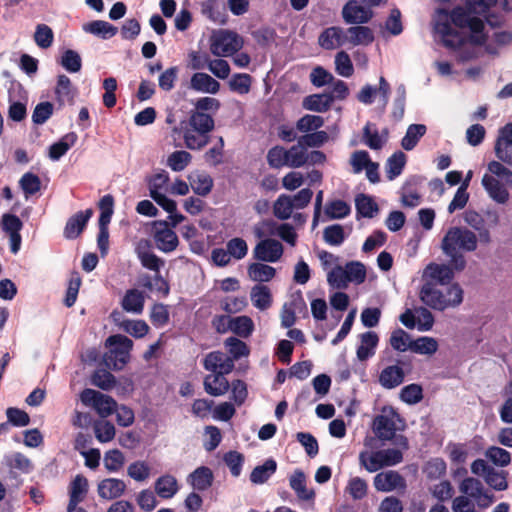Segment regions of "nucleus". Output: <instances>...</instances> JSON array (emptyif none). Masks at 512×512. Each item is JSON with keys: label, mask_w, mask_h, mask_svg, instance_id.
Returning a JSON list of instances; mask_svg holds the SVG:
<instances>
[{"label": "nucleus", "mask_w": 512, "mask_h": 512, "mask_svg": "<svg viewBox=\"0 0 512 512\" xmlns=\"http://www.w3.org/2000/svg\"><path fill=\"white\" fill-rule=\"evenodd\" d=\"M252 77L246 73H236L228 81L230 91L239 95H246L250 92Z\"/></svg>", "instance_id": "nucleus-50"}, {"label": "nucleus", "mask_w": 512, "mask_h": 512, "mask_svg": "<svg viewBox=\"0 0 512 512\" xmlns=\"http://www.w3.org/2000/svg\"><path fill=\"white\" fill-rule=\"evenodd\" d=\"M386 136L380 135L374 124L367 123L363 128V143L372 150H380L386 143Z\"/></svg>", "instance_id": "nucleus-48"}, {"label": "nucleus", "mask_w": 512, "mask_h": 512, "mask_svg": "<svg viewBox=\"0 0 512 512\" xmlns=\"http://www.w3.org/2000/svg\"><path fill=\"white\" fill-rule=\"evenodd\" d=\"M243 38L236 32L220 31L212 40L210 50L217 57H227L235 54L243 47Z\"/></svg>", "instance_id": "nucleus-8"}, {"label": "nucleus", "mask_w": 512, "mask_h": 512, "mask_svg": "<svg viewBox=\"0 0 512 512\" xmlns=\"http://www.w3.org/2000/svg\"><path fill=\"white\" fill-rule=\"evenodd\" d=\"M374 487L380 492H391L397 489H405L406 481L397 471L389 470L378 473L373 480Z\"/></svg>", "instance_id": "nucleus-15"}, {"label": "nucleus", "mask_w": 512, "mask_h": 512, "mask_svg": "<svg viewBox=\"0 0 512 512\" xmlns=\"http://www.w3.org/2000/svg\"><path fill=\"white\" fill-rule=\"evenodd\" d=\"M483 21L461 7L451 15L439 10L434 20V32L443 45L456 52L459 61L479 57L486 40Z\"/></svg>", "instance_id": "nucleus-1"}, {"label": "nucleus", "mask_w": 512, "mask_h": 512, "mask_svg": "<svg viewBox=\"0 0 512 512\" xmlns=\"http://www.w3.org/2000/svg\"><path fill=\"white\" fill-rule=\"evenodd\" d=\"M360 344L357 347L356 355L359 361H366L373 357L379 343V337L374 331H367L360 334Z\"/></svg>", "instance_id": "nucleus-23"}, {"label": "nucleus", "mask_w": 512, "mask_h": 512, "mask_svg": "<svg viewBox=\"0 0 512 512\" xmlns=\"http://www.w3.org/2000/svg\"><path fill=\"white\" fill-rule=\"evenodd\" d=\"M346 44L353 46L368 45L373 42L374 36L369 27L354 26L345 30Z\"/></svg>", "instance_id": "nucleus-32"}, {"label": "nucleus", "mask_w": 512, "mask_h": 512, "mask_svg": "<svg viewBox=\"0 0 512 512\" xmlns=\"http://www.w3.org/2000/svg\"><path fill=\"white\" fill-rule=\"evenodd\" d=\"M403 426V420L393 409H384L373 421V430L380 440L394 439L395 445L406 450L408 449L407 438L403 435H395L396 431L402 429Z\"/></svg>", "instance_id": "nucleus-5"}, {"label": "nucleus", "mask_w": 512, "mask_h": 512, "mask_svg": "<svg viewBox=\"0 0 512 512\" xmlns=\"http://www.w3.org/2000/svg\"><path fill=\"white\" fill-rule=\"evenodd\" d=\"M289 484L291 489L295 492L297 497L303 501H313L315 498V492L313 489H309L306 484V476L304 472L297 469L289 478Z\"/></svg>", "instance_id": "nucleus-25"}, {"label": "nucleus", "mask_w": 512, "mask_h": 512, "mask_svg": "<svg viewBox=\"0 0 512 512\" xmlns=\"http://www.w3.org/2000/svg\"><path fill=\"white\" fill-rule=\"evenodd\" d=\"M93 215L92 209H86L85 211H79L73 216H71L64 228V236L67 239H75L77 238L84 228L86 227L88 221Z\"/></svg>", "instance_id": "nucleus-20"}, {"label": "nucleus", "mask_w": 512, "mask_h": 512, "mask_svg": "<svg viewBox=\"0 0 512 512\" xmlns=\"http://www.w3.org/2000/svg\"><path fill=\"white\" fill-rule=\"evenodd\" d=\"M427 128L423 124H411L408 126L404 137L401 140V146L406 151L415 148L419 140L425 135Z\"/></svg>", "instance_id": "nucleus-44"}, {"label": "nucleus", "mask_w": 512, "mask_h": 512, "mask_svg": "<svg viewBox=\"0 0 512 512\" xmlns=\"http://www.w3.org/2000/svg\"><path fill=\"white\" fill-rule=\"evenodd\" d=\"M1 226L3 231L9 236L10 251L13 254H17L22 242L20 235V231L23 227L22 221L14 214L5 213L2 215Z\"/></svg>", "instance_id": "nucleus-13"}, {"label": "nucleus", "mask_w": 512, "mask_h": 512, "mask_svg": "<svg viewBox=\"0 0 512 512\" xmlns=\"http://www.w3.org/2000/svg\"><path fill=\"white\" fill-rule=\"evenodd\" d=\"M226 249L230 257L234 258L235 260H242L248 254L247 242L240 237L230 239L226 243Z\"/></svg>", "instance_id": "nucleus-64"}, {"label": "nucleus", "mask_w": 512, "mask_h": 512, "mask_svg": "<svg viewBox=\"0 0 512 512\" xmlns=\"http://www.w3.org/2000/svg\"><path fill=\"white\" fill-rule=\"evenodd\" d=\"M93 429L96 439L101 443L110 442L115 437V427L111 422L107 420L103 419L95 421Z\"/></svg>", "instance_id": "nucleus-54"}, {"label": "nucleus", "mask_w": 512, "mask_h": 512, "mask_svg": "<svg viewBox=\"0 0 512 512\" xmlns=\"http://www.w3.org/2000/svg\"><path fill=\"white\" fill-rule=\"evenodd\" d=\"M373 438H366L364 441L365 449L359 453V464L369 473L377 472L384 467L395 466L402 462L403 453L398 448H388L373 451Z\"/></svg>", "instance_id": "nucleus-4"}, {"label": "nucleus", "mask_w": 512, "mask_h": 512, "mask_svg": "<svg viewBox=\"0 0 512 512\" xmlns=\"http://www.w3.org/2000/svg\"><path fill=\"white\" fill-rule=\"evenodd\" d=\"M357 212L366 218H372L378 212L377 204L367 195L361 194L355 200Z\"/></svg>", "instance_id": "nucleus-62"}, {"label": "nucleus", "mask_w": 512, "mask_h": 512, "mask_svg": "<svg viewBox=\"0 0 512 512\" xmlns=\"http://www.w3.org/2000/svg\"><path fill=\"white\" fill-rule=\"evenodd\" d=\"M277 463L274 459H267L262 465L256 466L251 474L250 481L253 484H263L276 472Z\"/></svg>", "instance_id": "nucleus-42"}, {"label": "nucleus", "mask_w": 512, "mask_h": 512, "mask_svg": "<svg viewBox=\"0 0 512 512\" xmlns=\"http://www.w3.org/2000/svg\"><path fill=\"white\" fill-rule=\"evenodd\" d=\"M153 238L157 249L163 253L173 252L179 244L176 232L169 227L166 221H155L153 223Z\"/></svg>", "instance_id": "nucleus-10"}, {"label": "nucleus", "mask_w": 512, "mask_h": 512, "mask_svg": "<svg viewBox=\"0 0 512 512\" xmlns=\"http://www.w3.org/2000/svg\"><path fill=\"white\" fill-rule=\"evenodd\" d=\"M303 307H305V302L300 294L294 297L290 302L285 303L281 310L282 327H292L296 321V310H300Z\"/></svg>", "instance_id": "nucleus-33"}, {"label": "nucleus", "mask_w": 512, "mask_h": 512, "mask_svg": "<svg viewBox=\"0 0 512 512\" xmlns=\"http://www.w3.org/2000/svg\"><path fill=\"white\" fill-rule=\"evenodd\" d=\"M482 185L495 202L505 204L508 201V190L494 176L485 174L482 178Z\"/></svg>", "instance_id": "nucleus-26"}, {"label": "nucleus", "mask_w": 512, "mask_h": 512, "mask_svg": "<svg viewBox=\"0 0 512 512\" xmlns=\"http://www.w3.org/2000/svg\"><path fill=\"white\" fill-rule=\"evenodd\" d=\"M6 464L12 468L17 469L24 474H29L33 471V464L31 460L20 452H14L5 457Z\"/></svg>", "instance_id": "nucleus-53"}, {"label": "nucleus", "mask_w": 512, "mask_h": 512, "mask_svg": "<svg viewBox=\"0 0 512 512\" xmlns=\"http://www.w3.org/2000/svg\"><path fill=\"white\" fill-rule=\"evenodd\" d=\"M81 402L93 408L101 418H107L116 410L117 402L109 395L86 388L80 394Z\"/></svg>", "instance_id": "nucleus-7"}, {"label": "nucleus", "mask_w": 512, "mask_h": 512, "mask_svg": "<svg viewBox=\"0 0 512 512\" xmlns=\"http://www.w3.org/2000/svg\"><path fill=\"white\" fill-rule=\"evenodd\" d=\"M343 19L349 24L368 22L373 13L370 8L360 5L357 1H349L342 10Z\"/></svg>", "instance_id": "nucleus-19"}, {"label": "nucleus", "mask_w": 512, "mask_h": 512, "mask_svg": "<svg viewBox=\"0 0 512 512\" xmlns=\"http://www.w3.org/2000/svg\"><path fill=\"white\" fill-rule=\"evenodd\" d=\"M88 491V481L83 475H77L70 484L68 512H86L84 509H77V505L82 502Z\"/></svg>", "instance_id": "nucleus-17"}, {"label": "nucleus", "mask_w": 512, "mask_h": 512, "mask_svg": "<svg viewBox=\"0 0 512 512\" xmlns=\"http://www.w3.org/2000/svg\"><path fill=\"white\" fill-rule=\"evenodd\" d=\"M145 295L138 289H129L126 291L121 301L123 310L128 313L139 315L143 312Z\"/></svg>", "instance_id": "nucleus-28"}, {"label": "nucleus", "mask_w": 512, "mask_h": 512, "mask_svg": "<svg viewBox=\"0 0 512 512\" xmlns=\"http://www.w3.org/2000/svg\"><path fill=\"white\" fill-rule=\"evenodd\" d=\"M188 179L193 192L199 196L208 195L213 188V179L208 174L194 173Z\"/></svg>", "instance_id": "nucleus-45"}, {"label": "nucleus", "mask_w": 512, "mask_h": 512, "mask_svg": "<svg viewBox=\"0 0 512 512\" xmlns=\"http://www.w3.org/2000/svg\"><path fill=\"white\" fill-rule=\"evenodd\" d=\"M248 277L258 283L269 282L276 275V269L265 262H253L247 267Z\"/></svg>", "instance_id": "nucleus-30"}, {"label": "nucleus", "mask_w": 512, "mask_h": 512, "mask_svg": "<svg viewBox=\"0 0 512 512\" xmlns=\"http://www.w3.org/2000/svg\"><path fill=\"white\" fill-rule=\"evenodd\" d=\"M324 241L331 246H340L345 240V232L340 224L327 226L323 231Z\"/></svg>", "instance_id": "nucleus-63"}, {"label": "nucleus", "mask_w": 512, "mask_h": 512, "mask_svg": "<svg viewBox=\"0 0 512 512\" xmlns=\"http://www.w3.org/2000/svg\"><path fill=\"white\" fill-rule=\"evenodd\" d=\"M184 141L187 148L199 150L207 145L209 134L187 127L184 132Z\"/></svg>", "instance_id": "nucleus-51"}, {"label": "nucleus", "mask_w": 512, "mask_h": 512, "mask_svg": "<svg viewBox=\"0 0 512 512\" xmlns=\"http://www.w3.org/2000/svg\"><path fill=\"white\" fill-rule=\"evenodd\" d=\"M412 342L413 341L410 339L409 334L401 328H398L391 333L390 345L396 351L405 352L407 350H411Z\"/></svg>", "instance_id": "nucleus-59"}, {"label": "nucleus", "mask_w": 512, "mask_h": 512, "mask_svg": "<svg viewBox=\"0 0 512 512\" xmlns=\"http://www.w3.org/2000/svg\"><path fill=\"white\" fill-rule=\"evenodd\" d=\"M262 226L267 228L268 235H277L291 246L296 244L297 233L292 225L288 223L277 225L274 221L267 220L262 223Z\"/></svg>", "instance_id": "nucleus-27"}, {"label": "nucleus", "mask_w": 512, "mask_h": 512, "mask_svg": "<svg viewBox=\"0 0 512 512\" xmlns=\"http://www.w3.org/2000/svg\"><path fill=\"white\" fill-rule=\"evenodd\" d=\"M220 87L216 79L204 72H196L190 79V88L199 93L217 94Z\"/></svg>", "instance_id": "nucleus-21"}, {"label": "nucleus", "mask_w": 512, "mask_h": 512, "mask_svg": "<svg viewBox=\"0 0 512 512\" xmlns=\"http://www.w3.org/2000/svg\"><path fill=\"white\" fill-rule=\"evenodd\" d=\"M293 205L290 200V195L281 194L273 204V213L279 220H287L293 213Z\"/></svg>", "instance_id": "nucleus-55"}, {"label": "nucleus", "mask_w": 512, "mask_h": 512, "mask_svg": "<svg viewBox=\"0 0 512 512\" xmlns=\"http://www.w3.org/2000/svg\"><path fill=\"white\" fill-rule=\"evenodd\" d=\"M60 64L69 73H77L82 68V60L79 53L71 49L63 52Z\"/></svg>", "instance_id": "nucleus-58"}, {"label": "nucleus", "mask_w": 512, "mask_h": 512, "mask_svg": "<svg viewBox=\"0 0 512 512\" xmlns=\"http://www.w3.org/2000/svg\"><path fill=\"white\" fill-rule=\"evenodd\" d=\"M463 290L458 284H453L445 290L437 288L432 283H426L420 291L421 301L428 307L438 311L458 307L463 302Z\"/></svg>", "instance_id": "nucleus-3"}, {"label": "nucleus", "mask_w": 512, "mask_h": 512, "mask_svg": "<svg viewBox=\"0 0 512 512\" xmlns=\"http://www.w3.org/2000/svg\"><path fill=\"white\" fill-rule=\"evenodd\" d=\"M286 154L287 167L299 168L307 164V151L304 147V144H300V139L298 140V144L293 145L289 149H286Z\"/></svg>", "instance_id": "nucleus-49"}, {"label": "nucleus", "mask_w": 512, "mask_h": 512, "mask_svg": "<svg viewBox=\"0 0 512 512\" xmlns=\"http://www.w3.org/2000/svg\"><path fill=\"white\" fill-rule=\"evenodd\" d=\"M404 380V371L398 365H391L382 370L379 376L380 384L387 389L399 386Z\"/></svg>", "instance_id": "nucleus-36"}, {"label": "nucleus", "mask_w": 512, "mask_h": 512, "mask_svg": "<svg viewBox=\"0 0 512 512\" xmlns=\"http://www.w3.org/2000/svg\"><path fill=\"white\" fill-rule=\"evenodd\" d=\"M347 265L334 266L327 273V282L328 284L335 289H346L350 283H352V279L349 276V272Z\"/></svg>", "instance_id": "nucleus-39"}, {"label": "nucleus", "mask_w": 512, "mask_h": 512, "mask_svg": "<svg viewBox=\"0 0 512 512\" xmlns=\"http://www.w3.org/2000/svg\"><path fill=\"white\" fill-rule=\"evenodd\" d=\"M155 493L162 499H171L179 491L177 479L170 474L160 476L154 484Z\"/></svg>", "instance_id": "nucleus-29"}, {"label": "nucleus", "mask_w": 512, "mask_h": 512, "mask_svg": "<svg viewBox=\"0 0 512 512\" xmlns=\"http://www.w3.org/2000/svg\"><path fill=\"white\" fill-rule=\"evenodd\" d=\"M82 29L84 32L93 34L102 39H109L117 33V28L115 26L103 20H94L85 23L82 26Z\"/></svg>", "instance_id": "nucleus-40"}, {"label": "nucleus", "mask_w": 512, "mask_h": 512, "mask_svg": "<svg viewBox=\"0 0 512 512\" xmlns=\"http://www.w3.org/2000/svg\"><path fill=\"white\" fill-rule=\"evenodd\" d=\"M324 125V119L318 115L306 114L296 123V129L302 133H311Z\"/></svg>", "instance_id": "nucleus-61"}, {"label": "nucleus", "mask_w": 512, "mask_h": 512, "mask_svg": "<svg viewBox=\"0 0 512 512\" xmlns=\"http://www.w3.org/2000/svg\"><path fill=\"white\" fill-rule=\"evenodd\" d=\"M200 9L203 16L215 23H224L225 15L221 11L222 5L220 0H202Z\"/></svg>", "instance_id": "nucleus-47"}, {"label": "nucleus", "mask_w": 512, "mask_h": 512, "mask_svg": "<svg viewBox=\"0 0 512 512\" xmlns=\"http://www.w3.org/2000/svg\"><path fill=\"white\" fill-rule=\"evenodd\" d=\"M406 164V155L402 151L395 152L386 162V174L389 180L398 177Z\"/></svg>", "instance_id": "nucleus-52"}, {"label": "nucleus", "mask_w": 512, "mask_h": 512, "mask_svg": "<svg viewBox=\"0 0 512 512\" xmlns=\"http://www.w3.org/2000/svg\"><path fill=\"white\" fill-rule=\"evenodd\" d=\"M126 487L125 482L121 479L107 478L99 482L97 491L100 498L113 500L121 497Z\"/></svg>", "instance_id": "nucleus-22"}, {"label": "nucleus", "mask_w": 512, "mask_h": 512, "mask_svg": "<svg viewBox=\"0 0 512 512\" xmlns=\"http://www.w3.org/2000/svg\"><path fill=\"white\" fill-rule=\"evenodd\" d=\"M250 299L255 308L260 311L267 310L272 305V294L269 287L257 284L251 288Z\"/></svg>", "instance_id": "nucleus-34"}, {"label": "nucleus", "mask_w": 512, "mask_h": 512, "mask_svg": "<svg viewBox=\"0 0 512 512\" xmlns=\"http://www.w3.org/2000/svg\"><path fill=\"white\" fill-rule=\"evenodd\" d=\"M205 391L212 396L224 395L229 389V382L225 374L212 373L204 379Z\"/></svg>", "instance_id": "nucleus-35"}, {"label": "nucleus", "mask_w": 512, "mask_h": 512, "mask_svg": "<svg viewBox=\"0 0 512 512\" xmlns=\"http://www.w3.org/2000/svg\"><path fill=\"white\" fill-rule=\"evenodd\" d=\"M204 368L212 373L229 374L233 368V359L221 351H213L203 360Z\"/></svg>", "instance_id": "nucleus-16"}, {"label": "nucleus", "mask_w": 512, "mask_h": 512, "mask_svg": "<svg viewBox=\"0 0 512 512\" xmlns=\"http://www.w3.org/2000/svg\"><path fill=\"white\" fill-rule=\"evenodd\" d=\"M108 351L104 354V364L114 370H121L130 358L133 342L128 337L117 334L107 338L105 342Z\"/></svg>", "instance_id": "nucleus-6"}, {"label": "nucleus", "mask_w": 512, "mask_h": 512, "mask_svg": "<svg viewBox=\"0 0 512 512\" xmlns=\"http://www.w3.org/2000/svg\"><path fill=\"white\" fill-rule=\"evenodd\" d=\"M333 103V96L328 93L313 94L303 100V107L306 110L315 112L327 111Z\"/></svg>", "instance_id": "nucleus-41"}, {"label": "nucleus", "mask_w": 512, "mask_h": 512, "mask_svg": "<svg viewBox=\"0 0 512 512\" xmlns=\"http://www.w3.org/2000/svg\"><path fill=\"white\" fill-rule=\"evenodd\" d=\"M351 213L350 205L341 199L328 201L324 206L325 220L343 219Z\"/></svg>", "instance_id": "nucleus-38"}, {"label": "nucleus", "mask_w": 512, "mask_h": 512, "mask_svg": "<svg viewBox=\"0 0 512 512\" xmlns=\"http://www.w3.org/2000/svg\"><path fill=\"white\" fill-rule=\"evenodd\" d=\"M54 92L60 106L67 102L72 103L75 97V88L70 78L64 74L58 76Z\"/></svg>", "instance_id": "nucleus-31"}, {"label": "nucleus", "mask_w": 512, "mask_h": 512, "mask_svg": "<svg viewBox=\"0 0 512 512\" xmlns=\"http://www.w3.org/2000/svg\"><path fill=\"white\" fill-rule=\"evenodd\" d=\"M254 330V323L249 316L232 317V332L240 337H249Z\"/></svg>", "instance_id": "nucleus-57"}, {"label": "nucleus", "mask_w": 512, "mask_h": 512, "mask_svg": "<svg viewBox=\"0 0 512 512\" xmlns=\"http://www.w3.org/2000/svg\"><path fill=\"white\" fill-rule=\"evenodd\" d=\"M284 252V247L276 239L266 238L261 239L253 249V257L257 261L265 263H276L278 262Z\"/></svg>", "instance_id": "nucleus-11"}, {"label": "nucleus", "mask_w": 512, "mask_h": 512, "mask_svg": "<svg viewBox=\"0 0 512 512\" xmlns=\"http://www.w3.org/2000/svg\"><path fill=\"white\" fill-rule=\"evenodd\" d=\"M77 139L78 136L74 132L65 134L59 141L53 143L49 147V158L52 161H58L72 146H74Z\"/></svg>", "instance_id": "nucleus-37"}, {"label": "nucleus", "mask_w": 512, "mask_h": 512, "mask_svg": "<svg viewBox=\"0 0 512 512\" xmlns=\"http://www.w3.org/2000/svg\"><path fill=\"white\" fill-rule=\"evenodd\" d=\"M461 493L473 498L480 507H488L493 502V497L484 491L480 480L472 477L465 478L459 486Z\"/></svg>", "instance_id": "nucleus-14"}, {"label": "nucleus", "mask_w": 512, "mask_h": 512, "mask_svg": "<svg viewBox=\"0 0 512 512\" xmlns=\"http://www.w3.org/2000/svg\"><path fill=\"white\" fill-rule=\"evenodd\" d=\"M390 91V84L383 76H381L379 78L378 88L370 84L364 85L357 94V99L362 104L370 105L373 103L376 94H379L381 97L382 107L385 109L389 101Z\"/></svg>", "instance_id": "nucleus-12"}, {"label": "nucleus", "mask_w": 512, "mask_h": 512, "mask_svg": "<svg viewBox=\"0 0 512 512\" xmlns=\"http://www.w3.org/2000/svg\"><path fill=\"white\" fill-rule=\"evenodd\" d=\"M425 275L442 285L449 283L454 277L453 270L448 265L436 263L426 267Z\"/></svg>", "instance_id": "nucleus-43"}, {"label": "nucleus", "mask_w": 512, "mask_h": 512, "mask_svg": "<svg viewBox=\"0 0 512 512\" xmlns=\"http://www.w3.org/2000/svg\"><path fill=\"white\" fill-rule=\"evenodd\" d=\"M318 44L325 50H334L346 45L345 30L337 26L324 29L318 37Z\"/></svg>", "instance_id": "nucleus-18"}, {"label": "nucleus", "mask_w": 512, "mask_h": 512, "mask_svg": "<svg viewBox=\"0 0 512 512\" xmlns=\"http://www.w3.org/2000/svg\"><path fill=\"white\" fill-rule=\"evenodd\" d=\"M477 235L465 227H450L441 242L443 253L450 258L456 270H463L466 260L462 252H473L477 249Z\"/></svg>", "instance_id": "nucleus-2"}, {"label": "nucleus", "mask_w": 512, "mask_h": 512, "mask_svg": "<svg viewBox=\"0 0 512 512\" xmlns=\"http://www.w3.org/2000/svg\"><path fill=\"white\" fill-rule=\"evenodd\" d=\"M214 480V474L209 467L201 466L195 469L187 477V482L194 490L205 491L209 489Z\"/></svg>", "instance_id": "nucleus-24"}, {"label": "nucleus", "mask_w": 512, "mask_h": 512, "mask_svg": "<svg viewBox=\"0 0 512 512\" xmlns=\"http://www.w3.org/2000/svg\"><path fill=\"white\" fill-rule=\"evenodd\" d=\"M187 127L209 134L214 128V119L207 113L193 111Z\"/></svg>", "instance_id": "nucleus-46"}, {"label": "nucleus", "mask_w": 512, "mask_h": 512, "mask_svg": "<svg viewBox=\"0 0 512 512\" xmlns=\"http://www.w3.org/2000/svg\"><path fill=\"white\" fill-rule=\"evenodd\" d=\"M438 349V343L431 337H420L412 342L411 351L421 355H432Z\"/></svg>", "instance_id": "nucleus-60"}, {"label": "nucleus", "mask_w": 512, "mask_h": 512, "mask_svg": "<svg viewBox=\"0 0 512 512\" xmlns=\"http://www.w3.org/2000/svg\"><path fill=\"white\" fill-rule=\"evenodd\" d=\"M486 458L494 465L506 467L511 462V454L506 449L498 446H490L485 451Z\"/></svg>", "instance_id": "nucleus-56"}, {"label": "nucleus", "mask_w": 512, "mask_h": 512, "mask_svg": "<svg viewBox=\"0 0 512 512\" xmlns=\"http://www.w3.org/2000/svg\"><path fill=\"white\" fill-rule=\"evenodd\" d=\"M150 245L148 241H141L137 248L136 253L138 256V259L140 260L143 267L156 272V275L154 277V280L156 282H160L161 286L159 287L160 291H163L164 294H168L169 292V286L164 281L162 276L159 274L160 268L164 265V260L159 258L155 253H153L149 249Z\"/></svg>", "instance_id": "nucleus-9"}]
</instances>
